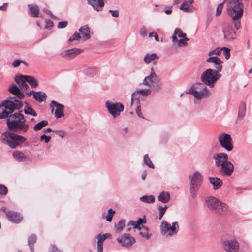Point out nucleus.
<instances>
[{"label":"nucleus","mask_w":252,"mask_h":252,"mask_svg":"<svg viewBox=\"0 0 252 252\" xmlns=\"http://www.w3.org/2000/svg\"><path fill=\"white\" fill-rule=\"evenodd\" d=\"M22 106V102L15 97H9L0 104V119L9 117L6 120L7 127L14 132L24 133L29 129L23 115L20 113L12 114L15 109H19Z\"/></svg>","instance_id":"1"},{"label":"nucleus","mask_w":252,"mask_h":252,"mask_svg":"<svg viewBox=\"0 0 252 252\" xmlns=\"http://www.w3.org/2000/svg\"><path fill=\"white\" fill-rule=\"evenodd\" d=\"M226 2V10L231 17L233 24L236 30L241 27L240 19L244 12V4L239 0H224Z\"/></svg>","instance_id":"2"},{"label":"nucleus","mask_w":252,"mask_h":252,"mask_svg":"<svg viewBox=\"0 0 252 252\" xmlns=\"http://www.w3.org/2000/svg\"><path fill=\"white\" fill-rule=\"evenodd\" d=\"M205 204L209 210L216 214L225 215L228 211V206L220 201L215 197L210 196L206 197Z\"/></svg>","instance_id":"3"},{"label":"nucleus","mask_w":252,"mask_h":252,"mask_svg":"<svg viewBox=\"0 0 252 252\" xmlns=\"http://www.w3.org/2000/svg\"><path fill=\"white\" fill-rule=\"evenodd\" d=\"M15 81L19 87L15 85H13L8 89V91L11 94L15 95L19 99H23L25 95L21 90L24 91H28L29 88V86L26 83V82H27L26 75H19L16 76Z\"/></svg>","instance_id":"4"},{"label":"nucleus","mask_w":252,"mask_h":252,"mask_svg":"<svg viewBox=\"0 0 252 252\" xmlns=\"http://www.w3.org/2000/svg\"><path fill=\"white\" fill-rule=\"evenodd\" d=\"M0 140L3 144L7 145L11 148L14 149L25 142L26 138L13 132L5 131L1 134Z\"/></svg>","instance_id":"5"},{"label":"nucleus","mask_w":252,"mask_h":252,"mask_svg":"<svg viewBox=\"0 0 252 252\" xmlns=\"http://www.w3.org/2000/svg\"><path fill=\"white\" fill-rule=\"evenodd\" d=\"M221 77V74L212 69H207L201 75L200 80L205 85L210 88L214 86L215 83Z\"/></svg>","instance_id":"6"},{"label":"nucleus","mask_w":252,"mask_h":252,"mask_svg":"<svg viewBox=\"0 0 252 252\" xmlns=\"http://www.w3.org/2000/svg\"><path fill=\"white\" fill-rule=\"evenodd\" d=\"M161 234L166 237H172L175 236L179 231V225L177 222L170 225L166 221L163 220L160 225Z\"/></svg>","instance_id":"7"},{"label":"nucleus","mask_w":252,"mask_h":252,"mask_svg":"<svg viewBox=\"0 0 252 252\" xmlns=\"http://www.w3.org/2000/svg\"><path fill=\"white\" fill-rule=\"evenodd\" d=\"M186 93L191 94L197 100L207 98L211 94L206 86H201L200 84L191 86Z\"/></svg>","instance_id":"8"},{"label":"nucleus","mask_w":252,"mask_h":252,"mask_svg":"<svg viewBox=\"0 0 252 252\" xmlns=\"http://www.w3.org/2000/svg\"><path fill=\"white\" fill-rule=\"evenodd\" d=\"M190 180V193L192 198H194L202 183L203 176L199 171H196L189 176Z\"/></svg>","instance_id":"9"},{"label":"nucleus","mask_w":252,"mask_h":252,"mask_svg":"<svg viewBox=\"0 0 252 252\" xmlns=\"http://www.w3.org/2000/svg\"><path fill=\"white\" fill-rule=\"evenodd\" d=\"M142 84L155 91L160 89L161 85L159 84L158 76L153 68H151L150 74L144 78Z\"/></svg>","instance_id":"10"},{"label":"nucleus","mask_w":252,"mask_h":252,"mask_svg":"<svg viewBox=\"0 0 252 252\" xmlns=\"http://www.w3.org/2000/svg\"><path fill=\"white\" fill-rule=\"evenodd\" d=\"M220 145L227 151H231L233 149L232 139L230 134L221 133L218 137Z\"/></svg>","instance_id":"11"},{"label":"nucleus","mask_w":252,"mask_h":252,"mask_svg":"<svg viewBox=\"0 0 252 252\" xmlns=\"http://www.w3.org/2000/svg\"><path fill=\"white\" fill-rule=\"evenodd\" d=\"M222 32L224 40L231 41L236 38V33L230 23L225 22L222 25Z\"/></svg>","instance_id":"12"},{"label":"nucleus","mask_w":252,"mask_h":252,"mask_svg":"<svg viewBox=\"0 0 252 252\" xmlns=\"http://www.w3.org/2000/svg\"><path fill=\"white\" fill-rule=\"evenodd\" d=\"M106 106L109 112L113 117H117L120 115L124 109V106L120 103H112L109 101L106 102Z\"/></svg>","instance_id":"13"},{"label":"nucleus","mask_w":252,"mask_h":252,"mask_svg":"<svg viewBox=\"0 0 252 252\" xmlns=\"http://www.w3.org/2000/svg\"><path fill=\"white\" fill-rule=\"evenodd\" d=\"M223 248L228 252H237L239 249V243L235 239L224 240Z\"/></svg>","instance_id":"14"},{"label":"nucleus","mask_w":252,"mask_h":252,"mask_svg":"<svg viewBox=\"0 0 252 252\" xmlns=\"http://www.w3.org/2000/svg\"><path fill=\"white\" fill-rule=\"evenodd\" d=\"M220 172L223 176L230 177L234 170V166L232 163L227 160L220 166Z\"/></svg>","instance_id":"15"},{"label":"nucleus","mask_w":252,"mask_h":252,"mask_svg":"<svg viewBox=\"0 0 252 252\" xmlns=\"http://www.w3.org/2000/svg\"><path fill=\"white\" fill-rule=\"evenodd\" d=\"M117 241L123 247H129L135 243V239L129 234H124L117 238Z\"/></svg>","instance_id":"16"},{"label":"nucleus","mask_w":252,"mask_h":252,"mask_svg":"<svg viewBox=\"0 0 252 252\" xmlns=\"http://www.w3.org/2000/svg\"><path fill=\"white\" fill-rule=\"evenodd\" d=\"M50 106L52 108V113L53 112L55 107L56 108L54 115L56 118L58 119L64 116L63 105L52 100L50 103Z\"/></svg>","instance_id":"17"},{"label":"nucleus","mask_w":252,"mask_h":252,"mask_svg":"<svg viewBox=\"0 0 252 252\" xmlns=\"http://www.w3.org/2000/svg\"><path fill=\"white\" fill-rule=\"evenodd\" d=\"M213 158L216 166L219 167L228 160V156L225 153H218L214 154Z\"/></svg>","instance_id":"18"},{"label":"nucleus","mask_w":252,"mask_h":252,"mask_svg":"<svg viewBox=\"0 0 252 252\" xmlns=\"http://www.w3.org/2000/svg\"><path fill=\"white\" fill-rule=\"evenodd\" d=\"M82 51L83 50L80 48H73L63 51L61 53V55L67 60H70L80 54Z\"/></svg>","instance_id":"19"},{"label":"nucleus","mask_w":252,"mask_h":252,"mask_svg":"<svg viewBox=\"0 0 252 252\" xmlns=\"http://www.w3.org/2000/svg\"><path fill=\"white\" fill-rule=\"evenodd\" d=\"M206 62L209 63H212L216 71L220 72L222 71L223 62L218 57H210L206 60Z\"/></svg>","instance_id":"20"},{"label":"nucleus","mask_w":252,"mask_h":252,"mask_svg":"<svg viewBox=\"0 0 252 252\" xmlns=\"http://www.w3.org/2000/svg\"><path fill=\"white\" fill-rule=\"evenodd\" d=\"M152 92V90L150 88L143 89L137 90L134 91L131 95V104L132 105L134 103L138 104L139 103V100L138 99H134V96L136 94H139L142 96H146L149 95Z\"/></svg>","instance_id":"21"},{"label":"nucleus","mask_w":252,"mask_h":252,"mask_svg":"<svg viewBox=\"0 0 252 252\" xmlns=\"http://www.w3.org/2000/svg\"><path fill=\"white\" fill-rule=\"evenodd\" d=\"M6 217L9 221L14 223H20L23 219L21 214L16 212H6Z\"/></svg>","instance_id":"22"},{"label":"nucleus","mask_w":252,"mask_h":252,"mask_svg":"<svg viewBox=\"0 0 252 252\" xmlns=\"http://www.w3.org/2000/svg\"><path fill=\"white\" fill-rule=\"evenodd\" d=\"M89 4L97 11H102L104 5L103 0H87Z\"/></svg>","instance_id":"23"},{"label":"nucleus","mask_w":252,"mask_h":252,"mask_svg":"<svg viewBox=\"0 0 252 252\" xmlns=\"http://www.w3.org/2000/svg\"><path fill=\"white\" fill-rule=\"evenodd\" d=\"M158 58V56L156 53H147L144 57L143 60L146 64H149L150 63L153 62V64L156 65Z\"/></svg>","instance_id":"24"},{"label":"nucleus","mask_w":252,"mask_h":252,"mask_svg":"<svg viewBox=\"0 0 252 252\" xmlns=\"http://www.w3.org/2000/svg\"><path fill=\"white\" fill-rule=\"evenodd\" d=\"M111 235L109 233L104 234H99L97 236V251L98 252L103 251V243L107 238L111 237Z\"/></svg>","instance_id":"25"},{"label":"nucleus","mask_w":252,"mask_h":252,"mask_svg":"<svg viewBox=\"0 0 252 252\" xmlns=\"http://www.w3.org/2000/svg\"><path fill=\"white\" fill-rule=\"evenodd\" d=\"M12 157L18 162H24L27 160L28 157L23 152L15 150L12 153Z\"/></svg>","instance_id":"26"},{"label":"nucleus","mask_w":252,"mask_h":252,"mask_svg":"<svg viewBox=\"0 0 252 252\" xmlns=\"http://www.w3.org/2000/svg\"><path fill=\"white\" fill-rule=\"evenodd\" d=\"M193 2L192 0L184 1L179 7V9L185 12H191L192 11V4Z\"/></svg>","instance_id":"27"},{"label":"nucleus","mask_w":252,"mask_h":252,"mask_svg":"<svg viewBox=\"0 0 252 252\" xmlns=\"http://www.w3.org/2000/svg\"><path fill=\"white\" fill-rule=\"evenodd\" d=\"M79 31L82 36L83 40H86L90 38V29L87 25L81 27L79 29Z\"/></svg>","instance_id":"28"},{"label":"nucleus","mask_w":252,"mask_h":252,"mask_svg":"<svg viewBox=\"0 0 252 252\" xmlns=\"http://www.w3.org/2000/svg\"><path fill=\"white\" fill-rule=\"evenodd\" d=\"M158 200L163 203H167L170 200V193L168 191L161 192L158 197Z\"/></svg>","instance_id":"29"},{"label":"nucleus","mask_w":252,"mask_h":252,"mask_svg":"<svg viewBox=\"0 0 252 252\" xmlns=\"http://www.w3.org/2000/svg\"><path fill=\"white\" fill-rule=\"evenodd\" d=\"M209 180L215 190L219 189L222 185V181L218 178L209 177Z\"/></svg>","instance_id":"30"},{"label":"nucleus","mask_w":252,"mask_h":252,"mask_svg":"<svg viewBox=\"0 0 252 252\" xmlns=\"http://www.w3.org/2000/svg\"><path fill=\"white\" fill-rule=\"evenodd\" d=\"M33 96L34 98L39 102L45 101L47 97L46 94L41 91L35 92Z\"/></svg>","instance_id":"31"},{"label":"nucleus","mask_w":252,"mask_h":252,"mask_svg":"<svg viewBox=\"0 0 252 252\" xmlns=\"http://www.w3.org/2000/svg\"><path fill=\"white\" fill-rule=\"evenodd\" d=\"M172 41L173 43L177 42L178 45L179 47H183L187 45V41L189 40V39L185 37L183 39L178 40L177 37L175 35H173L172 37Z\"/></svg>","instance_id":"32"},{"label":"nucleus","mask_w":252,"mask_h":252,"mask_svg":"<svg viewBox=\"0 0 252 252\" xmlns=\"http://www.w3.org/2000/svg\"><path fill=\"white\" fill-rule=\"evenodd\" d=\"M31 15L33 17H38L39 8L36 5L29 4L28 5Z\"/></svg>","instance_id":"33"},{"label":"nucleus","mask_w":252,"mask_h":252,"mask_svg":"<svg viewBox=\"0 0 252 252\" xmlns=\"http://www.w3.org/2000/svg\"><path fill=\"white\" fill-rule=\"evenodd\" d=\"M246 110L245 103L241 102L239 108L238 120H242L244 118L245 115Z\"/></svg>","instance_id":"34"},{"label":"nucleus","mask_w":252,"mask_h":252,"mask_svg":"<svg viewBox=\"0 0 252 252\" xmlns=\"http://www.w3.org/2000/svg\"><path fill=\"white\" fill-rule=\"evenodd\" d=\"M140 231V235L145 237L146 239H149L151 236V234L149 233V229L147 227L142 226Z\"/></svg>","instance_id":"35"},{"label":"nucleus","mask_w":252,"mask_h":252,"mask_svg":"<svg viewBox=\"0 0 252 252\" xmlns=\"http://www.w3.org/2000/svg\"><path fill=\"white\" fill-rule=\"evenodd\" d=\"M140 200L145 203H153L155 201V198L154 195H144L141 197Z\"/></svg>","instance_id":"36"},{"label":"nucleus","mask_w":252,"mask_h":252,"mask_svg":"<svg viewBox=\"0 0 252 252\" xmlns=\"http://www.w3.org/2000/svg\"><path fill=\"white\" fill-rule=\"evenodd\" d=\"M48 125V122L47 120H43L36 124L34 127L33 130L35 131L41 130L44 127Z\"/></svg>","instance_id":"37"},{"label":"nucleus","mask_w":252,"mask_h":252,"mask_svg":"<svg viewBox=\"0 0 252 252\" xmlns=\"http://www.w3.org/2000/svg\"><path fill=\"white\" fill-rule=\"evenodd\" d=\"M125 227V221L124 220H120L118 223L115 225V228L116 232L118 233H121Z\"/></svg>","instance_id":"38"},{"label":"nucleus","mask_w":252,"mask_h":252,"mask_svg":"<svg viewBox=\"0 0 252 252\" xmlns=\"http://www.w3.org/2000/svg\"><path fill=\"white\" fill-rule=\"evenodd\" d=\"M26 78L27 82H28L32 87L35 88L38 86V82L34 77L32 76H26Z\"/></svg>","instance_id":"39"},{"label":"nucleus","mask_w":252,"mask_h":252,"mask_svg":"<svg viewBox=\"0 0 252 252\" xmlns=\"http://www.w3.org/2000/svg\"><path fill=\"white\" fill-rule=\"evenodd\" d=\"M24 111V113L27 115H30L34 117L37 116V114L35 110L28 105L25 107Z\"/></svg>","instance_id":"40"},{"label":"nucleus","mask_w":252,"mask_h":252,"mask_svg":"<svg viewBox=\"0 0 252 252\" xmlns=\"http://www.w3.org/2000/svg\"><path fill=\"white\" fill-rule=\"evenodd\" d=\"M222 51L221 48H217L214 50L210 51L208 52V55L210 57H214L219 56L221 54V52Z\"/></svg>","instance_id":"41"},{"label":"nucleus","mask_w":252,"mask_h":252,"mask_svg":"<svg viewBox=\"0 0 252 252\" xmlns=\"http://www.w3.org/2000/svg\"><path fill=\"white\" fill-rule=\"evenodd\" d=\"M167 208V206L165 205L164 206H159L158 207V210L159 211V217L158 219L161 220L165 214L166 210Z\"/></svg>","instance_id":"42"},{"label":"nucleus","mask_w":252,"mask_h":252,"mask_svg":"<svg viewBox=\"0 0 252 252\" xmlns=\"http://www.w3.org/2000/svg\"><path fill=\"white\" fill-rule=\"evenodd\" d=\"M144 163L149 166L150 168H154V165L153 164L150 159L149 158L148 155L146 154L144 156Z\"/></svg>","instance_id":"43"},{"label":"nucleus","mask_w":252,"mask_h":252,"mask_svg":"<svg viewBox=\"0 0 252 252\" xmlns=\"http://www.w3.org/2000/svg\"><path fill=\"white\" fill-rule=\"evenodd\" d=\"M81 38L80 34L77 32L69 38L68 41L69 43H71L75 40H79Z\"/></svg>","instance_id":"44"},{"label":"nucleus","mask_w":252,"mask_h":252,"mask_svg":"<svg viewBox=\"0 0 252 252\" xmlns=\"http://www.w3.org/2000/svg\"><path fill=\"white\" fill-rule=\"evenodd\" d=\"M173 35H175V36L177 35L179 38L186 37V34L184 33H183L182 31L178 28H176L175 30Z\"/></svg>","instance_id":"45"},{"label":"nucleus","mask_w":252,"mask_h":252,"mask_svg":"<svg viewBox=\"0 0 252 252\" xmlns=\"http://www.w3.org/2000/svg\"><path fill=\"white\" fill-rule=\"evenodd\" d=\"M225 2H224V1H223L222 3L219 4L218 5L217 9H216V15L217 16H219L220 15V14H221V12H222V10L223 8L224 3Z\"/></svg>","instance_id":"46"},{"label":"nucleus","mask_w":252,"mask_h":252,"mask_svg":"<svg viewBox=\"0 0 252 252\" xmlns=\"http://www.w3.org/2000/svg\"><path fill=\"white\" fill-rule=\"evenodd\" d=\"M37 240V237L34 234L31 235L28 239V245H34Z\"/></svg>","instance_id":"47"},{"label":"nucleus","mask_w":252,"mask_h":252,"mask_svg":"<svg viewBox=\"0 0 252 252\" xmlns=\"http://www.w3.org/2000/svg\"><path fill=\"white\" fill-rule=\"evenodd\" d=\"M133 226V228L135 229H137L139 230H141V227H140V225L139 224H138L137 223L136 221L131 220V221H130L129 222H128V223H127V227H129V226Z\"/></svg>","instance_id":"48"},{"label":"nucleus","mask_w":252,"mask_h":252,"mask_svg":"<svg viewBox=\"0 0 252 252\" xmlns=\"http://www.w3.org/2000/svg\"><path fill=\"white\" fill-rule=\"evenodd\" d=\"M115 211H113L112 209H109L108 215L106 217V219L108 221L111 222L112 221V217Z\"/></svg>","instance_id":"49"},{"label":"nucleus","mask_w":252,"mask_h":252,"mask_svg":"<svg viewBox=\"0 0 252 252\" xmlns=\"http://www.w3.org/2000/svg\"><path fill=\"white\" fill-rule=\"evenodd\" d=\"M7 192V188L3 185H0V194L2 195H5Z\"/></svg>","instance_id":"50"},{"label":"nucleus","mask_w":252,"mask_h":252,"mask_svg":"<svg viewBox=\"0 0 252 252\" xmlns=\"http://www.w3.org/2000/svg\"><path fill=\"white\" fill-rule=\"evenodd\" d=\"M222 50L224 51V55L225 56V58L228 60L229 59L230 56V49L225 47H223L221 48Z\"/></svg>","instance_id":"51"},{"label":"nucleus","mask_w":252,"mask_h":252,"mask_svg":"<svg viewBox=\"0 0 252 252\" xmlns=\"http://www.w3.org/2000/svg\"><path fill=\"white\" fill-rule=\"evenodd\" d=\"M85 73L89 77H93L96 74V72L94 68H90L87 70V72H85Z\"/></svg>","instance_id":"52"},{"label":"nucleus","mask_w":252,"mask_h":252,"mask_svg":"<svg viewBox=\"0 0 252 252\" xmlns=\"http://www.w3.org/2000/svg\"><path fill=\"white\" fill-rule=\"evenodd\" d=\"M147 31L146 28L145 26L142 27L139 31V34L140 35L143 37H146L147 35Z\"/></svg>","instance_id":"53"},{"label":"nucleus","mask_w":252,"mask_h":252,"mask_svg":"<svg viewBox=\"0 0 252 252\" xmlns=\"http://www.w3.org/2000/svg\"><path fill=\"white\" fill-rule=\"evenodd\" d=\"M22 61L20 59L14 60L12 63V66L14 68L18 67L22 63Z\"/></svg>","instance_id":"54"},{"label":"nucleus","mask_w":252,"mask_h":252,"mask_svg":"<svg viewBox=\"0 0 252 252\" xmlns=\"http://www.w3.org/2000/svg\"><path fill=\"white\" fill-rule=\"evenodd\" d=\"M53 132L61 138H63L66 135L65 132L63 130H54Z\"/></svg>","instance_id":"55"},{"label":"nucleus","mask_w":252,"mask_h":252,"mask_svg":"<svg viewBox=\"0 0 252 252\" xmlns=\"http://www.w3.org/2000/svg\"><path fill=\"white\" fill-rule=\"evenodd\" d=\"M51 138V136H47L45 134L41 135L40 137V140L41 141H44V142L46 143H47L48 142H49V141H50Z\"/></svg>","instance_id":"56"},{"label":"nucleus","mask_w":252,"mask_h":252,"mask_svg":"<svg viewBox=\"0 0 252 252\" xmlns=\"http://www.w3.org/2000/svg\"><path fill=\"white\" fill-rule=\"evenodd\" d=\"M67 25V21H61L59 22L58 24V28L60 29H62L66 27Z\"/></svg>","instance_id":"57"},{"label":"nucleus","mask_w":252,"mask_h":252,"mask_svg":"<svg viewBox=\"0 0 252 252\" xmlns=\"http://www.w3.org/2000/svg\"><path fill=\"white\" fill-rule=\"evenodd\" d=\"M53 27V23L51 20L46 21V28L47 29H51Z\"/></svg>","instance_id":"58"},{"label":"nucleus","mask_w":252,"mask_h":252,"mask_svg":"<svg viewBox=\"0 0 252 252\" xmlns=\"http://www.w3.org/2000/svg\"><path fill=\"white\" fill-rule=\"evenodd\" d=\"M136 113L137 114V115L139 117H141V118H144L142 114V113H141V109H140V106H137L136 109Z\"/></svg>","instance_id":"59"},{"label":"nucleus","mask_w":252,"mask_h":252,"mask_svg":"<svg viewBox=\"0 0 252 252\" xmlns=\"http://www.w3.org/2000/svg\"><path fill=\"white\" fill-rule=\"evenodd\" d=\"M109 12L112 13V16L114 17H118L119 15V13L118 10H110Z\"/></svg>","instance_id":"60"},{"label":"nucleus","mask_w":252,"mask_h":252,"mask_svg":"<svg viewBox=\"0 0 252 252\" xmlns=\"http://www.w3.org/2000/svg\"><path fill=\"white\" fill-rule=\"evenodd\" d=\"M49 252H61V251L58 250L55 245H52L50 249Z\"/></svg>","instance_id":"61"},{"label":"nucleus","mask_w":252,"mask_h":252,"mask_svg":"<svg viewBox=\"0 0 252 252\" xmlns=\"http://www.w3.org/2000/svg\"><path fill=\"white\" fill-rule=\"evenodd\" d=\"M8 5L7 3H4L2 5L0 6V10L6 11Z\"/></svg>","instance_id":"62"},{"label":"nucleus","mask_w":252,"mask_h":252,"mask_svg":"<svg viewBox=\"0 0 252 252\" xmlns=\"http://www.w3.org/2000/svg\"><path fill=\"white\" fill-rule=\"evenodd\" d=\"M136 222H137V223L138 224H139L140 225H141L143 223H146L145 220L144 219H142V218H139L138 219V220L136 221Z\"/></svg>","instance_id":"63"},{"label":"nucleus","mask_w":252,"mask_h":252,"mask_svg":"<svg viewBox=\"0 0 252 252\" xmlns=\"http://www.w3.org/2000/svg\"><path fill=\"white\" fill-rule=\"evenodd\" d=\"M172 12V7H169L167 9H165V13L167 15L171 14Z\"/></svg>","instance_id":"64"}]
</instances>
